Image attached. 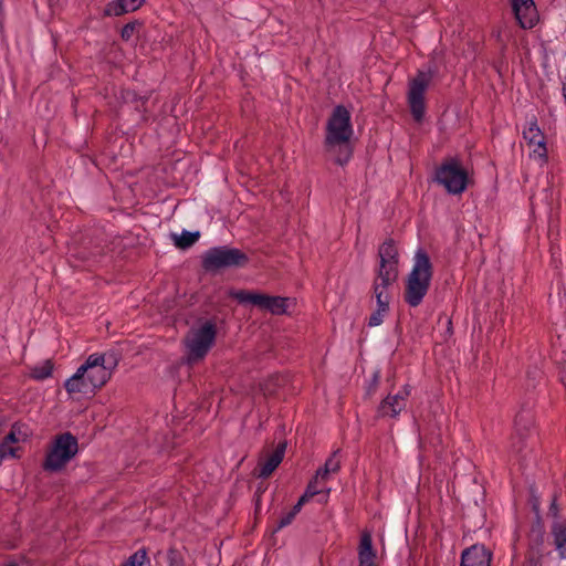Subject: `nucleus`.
<instances>
[{"label":"nucleus","mask_w":566,"mask_h":566,"mask_svg":"<svg viewBox=\"0 0 566 566\" xmlns=\"http://www.w3.org/2000/svg\"><path fill=\"white\" fill-rule=\"evenodd\" d=\"M264 490L261 485L258 486L256 491L254 492V494H259L260 495V499H262V494H263Z\"/></svg>","instance_id":"52"},{"label":"nucleus","mask_w":566,"mask_h":566,"mask_svg":"<svg viewBox=\"0 0 566 566\" xmlns=\"http://www.w3.org/2000/svg\"><path fill=\"white\" fill-rule=\"evenodd\" d=\"M146 105H142V103H136L135 104V109L138 111V112H146Z\"/></svg>","instance_id":"51"},{"label":"nucleus","mask_w":566,"mask_h":566,"mask_svg":"<svg viewBox=\"0 0 566 566\" xmlns=\"http://www.w3.org/2000/svg\"><path fill=\"white\" fill-rule=\"evenodd\" d=\"M524 563H531V544H527Z\"/></svg>","instance_id":"49"},{"label":"nucleus","mask_w":566,"mask_h":566,"mask_svg":"<svg viewBox=\"0 0 566 566\" xmlns=\"http://www.w3.org/2000/svg\"><path fill=\"white\" fill-rule=\"evenodd\" d=\"M547 516L554 520L551 526L553 544L559 556L566 558V521L559 518V507L557 505V494L554 492L549 497V507Z\"/></svg>","instance_id":"10"},{"label":"nucleus","mask_w":566,"mask_h":566,"mask_svg":"<svg viewBox=\"0 0 566 566\" xmlns=\"http://www.w3.org/2000/svg\"><path fill=\"white\" fill-rule=\"evenodd\" d=\"M217 333V324L213 319H207L198 329H196L188 344V359L190 361L203 359L213 346Z\"/></svg>","instance_id":"8"},{"label":"nucleus","mask_w":566,"mask_h":566,"mask_svg":"<svg viewBox=\"0 0 566 566\" xmlns=\"http://www.w3.org/2000/svg\"><path fill=\"white\" fill-rule=\"evenodd\" d=\"M515 432L511 437V447L520 455V467L527 468V447L531 434L527 411L522 409L514 420Z\"/></svg>","instance_id":"9"},{"label":"nucleus","mask_w":566,"mask_h":566,"mask_svg":"<svg viewBox=\"0 0 566 566\" xmlns=\"http://www.w3.org/2000/svg\"><path fill=\"white\" fill-rule=\"evenodd\" d=\"M13 442H7L6 439L2 440L0 443V460L7 458V457H17L18 448L12 447Z\"/></svg>","instance_id":"37"},{"label":"nucleus","mask_w":566,"mask_h":566,"mask_svg":"<svg viewBox=\"0 0 566 566\" xmlns=\"http://www.w3.org/2000/svg\"><path fill=\"white\" fill-rule=\"evenodd\" d=\"M385 315L386 314L381 313L380 311L375 310L369 316L367 325L369 327L379 326L382 323Z\"/></svg>","instance_id":"39"},{"label":"nucleus","mask_w":566,"mask_h":566,"mask_svg":"<svg viewBox=\"0 0 566 566\" xmlns=\"http://www.w3.org/2000/svg\"><path fill=\"white\" fill-rule=\"evenodd\" d=\"M377 552L374 548L371 533L363 531L358 544V566H378L375 562Z\"/></svg>","instance_id":"14"},{"label":"nucleus","mask_w":566,"mask_h":566,"mask_svg":"<svg viewBox=\"0 0 566 566\" xmlns=\"http://www.w3.org/2000/svg\"><path fill=\"white\" fill-rule=\"evenodd\" d=\"M126 13H128V10L126 7V0H112L105 6L103 15L104 17H120Z\"/></svg>","instance_id":"23"},{"label":"nucleus","mask_w":566,"mask_h":566,"mask_svg":"<svg viewBox=\"0 0 566 566\" xmlns=\"http://www.w3.org/2000/svg\"><path fill=\"white\" fill-rule=\"evenodd\" d=\"M380 378H381L380 370L379 369L375 370L371 375V378L368 380V382L365 387V398L366 399H370L376 394V391L378 390L379 385H380Z\"/></svg>","instance_id":"30"},{"label":"nucleus","mask_w":566,"mask_h":566,"mask_svg":"<svg viewBox=\"0 0 566 566\" xmlns=\"http://www.w3.org/2000/svg\"><path fill=\"white\" fill-rule=\"evenodd\" d=\"M144 24V21L137 19L126 23L120 30V39L128 42L135 33L139 32Z\"/></svg>","instance_id":"26"},{"label":"nucleus","mask_w":566,"mask_h":566,"mask_svg":"<svg viewBox=\"0 0 566 566\" xmlns=\"http://www.w3.org/2000/svg\"><path fill=\"white\" fill-rule=\"evenodd\" d=\"M353 136L352 116L344 105H337L333 109L326 124L324 148L334 151L336 144H344Z\"/></svg>","instance_id":"5"},{"label":"nucleus","mask_w":566,"mask_h":566,"mask_svg":"<svg viewBox=\"0 0 566 566\" xmlns=\"http://www.w3.org/2000/svg\"><path fill=\"white\" fill-rule=\"evenodd\" d=\"M296 515L290 510L287 513H285L279 521L276 526L273 528L272 533H276L277 531L289 526L292 524Z\"/></svg>","instance_id":"38"},{"label":"nucleus","mask_w":566,"mask_h":566,"mask_svg":"<svg viewBox=\"0 0 566 566\" xmlns=\"http://www.w3.org/2000/svg\"><path fill=\"white\" fill-rule=\"evenodd\" d=\"M303 505H300L298 504V501L293 505V507L291 509V511L294 513V515H297L301 510H302Z\"/></svg>","instance_id":"50"},{"label":"nucleus","mask_w":566,"mask_h":566,"mask_svg":"<svg viewBox=\"0 0 566 566\" xmlns=\"http://www.w3.org/2000/svg\"><path fill=\"white\" fill-rule=\"evenodd\" d=\"M23 429H27V426L21 422H14L11 427L10 432L3 438L7 440V442H13L17 443L20 441L21 437L22 440H25L28 437L27 431H23Z\"/></svg>","instance_id":"27"},{"label":"nucleus","mask_w":566,"mask_h":566,"mask_svg":"<svg viewBox=\"0 0 566 566\" xmlns=\"http://www.w3.org/2000/svg\"><path fill=\"white\" fill-rule=\"evenodd\" d=\"M398 268L387 265L381 268V265H379L377 275L373 282V293L384 292V290L388 289L398 280Z\"/></svg>","instance_id":"16"},{"label":"nucleus","mask_w":566,"mask_h":566,"mask_svg":"<svg viewBox=\"0 0 566 566\" xmlns=\"http://www.w3.org/2000/svg\"><path fill=\"white\" fill-rule=\"evenodd\" d=\"M286 446L285 440L280 441L271 453L266 454L264 459L260 458L253 474L261 479L270 478L283 461Z\"/></svg>","instance_id":"11"},{"label":"nucleus","mask_w":566,"mask_h":566,"mask_svg":"<svg viewBox=\"0 0 566 566\" xmlns=\"http://www.w3.org/2000/svg\"><path fill=\"white\" fill-rule=\"evenodd\" d=\"M433 273V264L428 252L419 248L415 253L412 269L405 282L403 301L410 307H417L422 303L429 292Z\"/></svg>","instance_id":"1"},{"label":"nucleus","mask_w":566,"mask_h":566,"mask_svg":"<svg viewBox=\"0 0 566 566\" xmlns=\"http://www.w3.org/2000/svg\"><path fill=\"white\" fill-rule=\"evenodd\" d=\"M144 3L145 0H126V7L128 12H134L138 10Z\"/></svg>","instance_id":"42"},{"label":"nucleus","mask_w":566,"mask_h":566,"mask_svg":"<svg viewBox=\"0 0 566 566\" xmlns=\"http://www.w3.org/2000/svg\"><path fill=\"white\" fill-rule=\"evenodd\" d=\"M102 254H103V247L101 243H96L87 252H83L82 258L85 260H88V259L96 258Z\"/></svg>","instance_id":"40"},{"label":"nucleus","mask_w":566,"mask_h":566,"mask_svg":"<svg viewBox=\"0 0 566 566\" xmlns=\"http://www.w3.org/2000/svg\"><path fill=\"white\" fill-rule=\"evenodd\" d=\"M339 453V449L335 450L324 463V467H326L331 473H337L340 470Z\"/></svg>","instance_id":"34"},{"label":"nucleus","mask_w":566,"mask_h":566,"mask_svg":"<svg viewBox=\"0 0 566 566\" xmlns=\"http://www.w3.org/2000/svg\"><path fill=\"white\" fill-rule=\"evenodd\" d=\"M3 426H4V420L0 418V433L2 432Z\"/></svg>","instance_id":"53"},{"label":"nucleus","mask_w":566,"mask_h":566,"mask_svg":"<svg viewBox=\"0 0 566 566\" xmlns=\"http://www.w3.org/2000/svg\"><path fill=\"white\" fill-rule=\"evenodd\" d=\"M90 377V382L94 385L96 390L101 389L103 386L106 385V382L111 379V371L107 367H95L90 368L85 373Z\"/></svg>","instance_id":"22"},{"label":"nucleus","mask_w":566,"mask_h":566,"mask_svg":"<svg viewBox=\"0 0 566 566\" xmlns=\"http://www.w3.org/2000/svg\"><path fill=\"white\" fill-rule=\"evenodd\" d=\"M249 263L250 258L245 252L229 245L208 249L201 260V266L208 273H219L226 269H243Z\"/></svg>","instance_id":"4"},{"label":"nucleus","mask_w":566,"mask_h":566,"mask_svg":"<svg viewBox=\"0 0 566 566\" xmlns=\"http://www.w3.org/2000/svg\"><path fill=\"white\" fill-rule=\"evenodd\" d=\"M171 238H172V241H174V244L176 248H178L180 250H187V249L191 248L199 240L200 232L199 231L190 232V231L184 230L181 232V234L172 233Z\"/></svg>","instance_id":"21"},{"label":"nucleus","mask_w":566,"mask_h":566,"mask_svg":"<svg viewBox=\"0 0 566 566\" xmlns=\"http://www.w3.org/2000/svg\"><path fill=\"white\" fill-rule=\"evenodd\" d=\"M167 566H186L182 551L175 546L168 548L166 554Z\"/></svg>","instance_id":"28"},{"label":"nucleus","mask_w":566,"mask_h":566,"mask_svg":"<svg viewBox=\"0 0 566 566\" xmlns=\"http://www.w3.org/2000/svg\"><path fill=\"white\" fill-rule=\"evenodd\" d=\"M532 7H533V27L535 25V21L537 22L538 19H539V15H538V12L536 10V4L535 2L533 1L532 3Z\"/></svg>","instance_id":"47"},{"label":"nucleus","mask_w":566,"mask_h":566,"mask_svg":"<svg viewBox=\"0 0 566 566\" xmlns=\"http://www.w3.org/2000/svg\"><path fill=\"white\" fill-rule=\"evenodd\" d=\"M493 553L483 544H473L461 553L460 566H491Z\"/></svg>","instance_id":"12"},{"label":"nucleus","mask_w":566,"mask_h":566,"mask_svg":"<svg viewBox=\"0 0 566 566\" xmlns=\"http://www.w3.org/2000/svg\"><path fill=\"white\" fill-rule=\"evenodd\" d=\"M147 562V548L143 547L129 556L122 566H145Z\"/></svg>","instance_id":"29"},{"label":"nucleus","mask_w":566,"mask_h":566,"mask_svg":"<svg viewBox=\"0 0 566 566\" xmlns=\"http://www.w3.org/2000/svg\"><path fill=\"white\" fill-rule=\"evenodd\" d=\"M379 265L381 268L399 265V252L396 241L392 238L386 239L378 249Z\"/></svg>","instance_id":"15"},{"label":"nucleus","mask_w":566,"mask_h":566,"mask_svg":"<svg viewBox=\"0 0 566 566\" xmlns=\"http://www.w3.org/2000/svg\"><path fill=\"white\" fill-rule=\"evenodd\" d=\"M7 566H18L15 563H9Z\"/></svg>","instance_id":"56"},{"label":"nucleus","mask_w":566,"mask_h":566,"mask_svg":"<svg viewBox=\"0 0 566 566\" xmlns=\"http://www.w3.org/2000/svg\"><path fill=\"white\" fill-rule=\"evenodd\" d=\"M331 474L329 470L326 468V467H321L317 469L316 473H315V478L316 479H321V480H326L328 478V475Z\"/></svg>","instance_id":"44"},{"label":"nucleus","mask_w":566,"mask_h":566,"mask_svg":"<svg viewBox=\"0 0 566 566\" xmlns=\"http://www.w3.org/2000/svg\"><path fill=\"white\" fill-rule=\"evenodd\" d=\"M533 144H536V148L533 149V155L538 158L542 166L547 164L548 150L545 135L537 126L536 120L533 122Z\"/></svg>","instance_id":"19"},{"label":"nucleus","mask_w":566,"mask_h":566,"mask_svg":"<svg viewBox=\"0 0 566 566\" xmlns=\"http://www.w3.org/2000/svg\"><path fill=\"white\" fill-rule=\"evenodd\" d=\"M86 371H82L81 368H77L76 373L66 379L64 382V388L67 394H83V395H95L96 388L92 382H90V377L85 374Z\"/></svg>","instance_id":"13"},{"label":"nucleus","mask_w":566,"mask_h":566,"mask_svg":"<svg viewBox=\"0 0 566 566\" xmlns=\"http://www.w3.org/2000/svg\"><path fill=\"white\" fill-rule=\"evenodd\" d=\"M285 379L280 374L269 375L265 379L259 382V390L265 398H271L277 395L279 389L284 385Z\"/></svg>","instance_id":"20"},{"label":"nucleus","mask_w":566,"mask_h":566,"mask_svg":"<svg viewBox=\"0 0 566 566\" xmlns=\"http://www.w3.org/2000/svg\"><path fill=\"white\" fill-rule=\"evenodd\" d=\"M54 369V364L51 359H46L42 365L34 366L31 369L30 376L35 380H44L49 378Z\"/></svg>","instance_id":"25"},{"label":"nucleus","mask_w":566,"mask_h":566,"mask_svg":"<svg viewBox=\"0 0 566 566\" xmlns=\"http://www.w3.org/2000/svg\"><path fill=\"white\" fill-rule=\"evenodd\" d=\"M230 296L240 304H251L261 310H266L273 315H283L287 312V297L272 296L249 290L233 291L230 293Z\"/></svg>","instance_id":"7"},{"label":"nucleus","mask_w":566,"mask_h":566,"mask_svg":"<svg viewBox=\"0 0 566 566\" xmlns=\"http://www.w3.org/2000/svg\"><path fill=\"white\" fill-rule=\"evenodd\" d=\"M528 132H531V128H528V130H526L524 128V130H523V138L526 142V145L531 146V137L528 136Z\"/></svg>","instance_id":"48"},{"label":"nucleus","mask_w":566,"mask_h":566,"mask_svg":"<svg viewBox=\"0 0 566 566\" xmlns=\"http://www.w3.org/2000/svg\"><path fill=\"white\" fill-rule=\"evenodd\" d=\"M312 497H314V495L311 494L310 491H304V493L297 500L298 504L304 506V504L307 503Z\"/></svg>","instance_id":"46"},{"label":"nucleus","mask_w":566,"mask_h":566,"mask_svg":"<svg viewBox=\"0 0 566 566\" xmlns=\"http://www.w3.org/2000/svg\"><path fill=\"white\" fill-rule=\"evenodd\" d=\"M78 452L77 438L70 431L56 434L51 441L45 458L42 462V469L46 472H59L76 455Z\"/></svg>","instance_id":"3"},{"label":"nucleus","mask_w":566,"mask_h":566,"mask_svg":"<svg viewBox=\"0 0 566 566\" xmlns=\"http://www.w3.org/2000/svg\"><path fill=\"white\" fill-rule=\"evenodd\" d=\"M375 298H376V302H377V308L378 311H380L381 313L384 314H387L390 310V297L388 294H385L384 292H377V293H373Z\"/></svg>","instance_id":"33"},{"label":"nucleus","mask_w":566,"mask_h":566,"mask_svg":"<svg viewBox=\"0 0 566 566\" xmlns=\"http://www.w3.org/2000/svg\"><path fill=\"white\" fill-rule=\"evenodd\" d=\"M510 4L517 24L523 30L531 29V17L527 14L531 0H510Z\"/></svg>","instance_id":"18"},{"label":"nucleus","mask_w":566,"mask_h":566,"mask_svg":"<svg viewBox=\"0 0 566 566\" xmlns=\"http://www.w3.org/2000/svg\"><path fill=\"white\" fill-rule=\"evenodd\" d=\"M433 77L430 69L424 72L419 70L413 78L409 81L407 102L413 119L420 123L426 114V91Z\"/></svg>","instance_id":"6"},{"label":"nucleus","mask_w":566,"mask_h":566,"mask_svg":"<svg viewBox=\"0 0 566 566\" xmlns=\"http://www.w3.org/2000/svg\"><path fill=\"white\" fill-rule=\"evenodd\" d=\"M122 98L125 103H142V105H146L148 102L147 96H139L136 91L134 90H125L122 92Z\"/></svg>","instance_id":"32"},{"label":"nucleus","mask_w":566,"mask_h":566,"mask_svg":"<svg viewBox=\"0 0 566 566\" xmlns=\"http://www.w3.org/2000/svg\"><path fill=\"white\" fill-rule=\"evenodd\" d=\"M102 356H104V365H106L108 370L112 373V370L118 365L120 355L116 350H108L102 354Z\"/></svg>","instance_id":"36"},{"label":"nucleus","mask_w":566,"mask_h":566,"mask_svg":"<svg viewBox=\"0 0 566 566\" xmlns=\"http://www.w3.org/2000/svg\"><path fill=\"white\" fill-rule=\"evenodd\" d=\"M95 367H106V365H104V356H102V354L95 353L90 355L85 363L78 368H81L82 371H87V369Z\"/></svg>","instance_id":"31"},{"label":"nucleus","mask_w":566,"mask_h":566,"mask_svg":"<svg viewBox=\"0 0 566 566\" xmlns=\"http://www.w3.org/2000/svg\"><path fill=\"white\" fill-rule=\"evenodd\" d=\"M337 150L335 156V164L339 166H345L353 157V146L350 145V140L344 144H336Z\"/></svg>","instance_id":"24"},{"label":"nucleus","mask_w":566,"mask_h":566,"mask_svg":"<svg viewBox=\"0 0 566 566\" xmlns=\"http://www.w3.org/2000/svg\"><path fill=\"white\" fill-rule=\"evenodd\" d=\"M261 500L260 499V495L259 494H254L253 495V501H254V515H255V518H258V516L260 515L261 513Z\"/></svg>","instance_id":"45"},{"label":"nucleus","mask_w":566,"mask_h":566,"mask_svg":"<svg viewBox=\"0 0 566 566\" xmlns=\"http://www.w3.org/2000/svg\"><path fill=\"white\" fill-rule=\"evenodd\" d=\"M412 387L408 384H406L401 390H399L395 396H400L402 398V401L406 402L408 397L411 395Z\"/></svg>","instance_id":"43"},{"label":"nucleus","mask_w":566,"mask_h":566,"mask_svg":"<svg viewBox=\"0 0 566 566\" xmlns=\"http://www.w3.org/2000/svg\"><path fill=\"white\" fill-rule=\"evenodd\" d=\"M527 55H528V49H527V48H525V60H527V59H528V57H527Z\"/></svg>","instance_id":"55"},{"label":"nucleus","mask_w":566,"mask_h":566,"mask_svg":"<svg viewBox=\"0 0 566 566\" xmlns=\"http://www.w3.org/2000/svg\"><path fill=\"white\" fill-rule=\"evenodd\" d=\"M448 325H449V328H448V329H449V331H451V328H452V322H451V319H449V321H448Z\"/></svg>","instance_id":"54"},{"label":"nucleus","mask_w":566,"mask_h":566,"mask_svg":"<svg viewBox=\"0 0 566 566\" xmlns=\"http://www.w3.org/2000/svg\"><path fill=\"white\" fill-rule=\"evenodd\" d=\"M539 504H541L539 499L533 494V504H532L533 513L536 518L537 531L541 533V535H539L541 542H543L545 531H544V524H543L542 517L539 515Z\"/></svg>","instance_id":"35"},{"label":"nucleus","mask_w":566,"mask_h":566,"mask_svg":"<svg viewBox=\"0 0 566 566\" xmlns=\"http://www.w3.org/2000/svg\"><path fill=\"white\" fill-rule=\"evenodd\" d=\"M305 491H310L314 496L319 494L322 490L318 489V479L313 476L307 483Z\"/></svg>","instance_id":"41"},{"label":"nucleus","mask_w":566,"mask_h":566,"mask_svg":"<svg viewBox=\"0 0 566 566\" xmlns=\"http://www.w3.org/2000/svg\"><path fill=\"white\" fill-rule=\"evenodd\" d=\"M433 180L449 195H462L472 182L468 169L457 156L444 157L434 169Z\"/></svg>","instance_id":"2"},{"label":"nucleus","mask_w":566,"mask_h":566,"mask_svg":"<svg viewBox=\"0 0 566 566\" xmlns=\"http://www.w3.org/2000/svg\"><path fill=\"white\" fill-rule=\"evenodd\" d=\"M405 408L406 402L402 401L400 396H392L389 394L380 401L377 408V416L379 418H396Z\"/></svg>","instance_id":"17"}]
</instances>
